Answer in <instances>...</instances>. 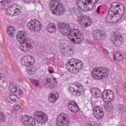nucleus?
Instances as JSON below:
<instances>
[{
  "instance_id": "obj_13",
  "label": "nucleus",
  "mask_w": 126,
  "mask_h": 126,
  "mask_svg": "<svg viewBox=\"0 0 126 126\" xmlns=\"http://www.w3.org/2000/svg\"><path fill=\"white\" fill-rule=\"evenodd\" d=\"M92 34L93 38L97 41H103V40H105L106 37V33L102 30H94Z\"/></svg>"
},
{
  "instance_id": "obj_55",
  "label": "nucleus",
  "mask_w": 126,
  "mask_h": 126,
  "mask_svg": "<svg viewBox=\"0 0 126 126\" xmlns=\"http://www.w3.org/2000/svg\"><path fill=\"white\" fill-rule=\"evenodd\" d=\"M95 2L94 3H96V2H98L99 1V0H95Z\"/></svg>"
},
{
  "instance_id": "obj_32",
  "label": "nucleus",
  "mask_w": 126,
  "mask_h": 126,
  "mask_svg": "<svg viewBox=\"0 0 126 126\" xmlns=\"http://www.w3.org/2000/svg\"><path fill=\"white\" fill-rule=\"evenodd\" d=\"M82 3L83 5H87V3H84V1H83V0H77L76 1V4L77 5V6L80 8V9H83L82 8Z\"/></svg>"
},
{
  "instance_id": "obj_7",
  "label": "nucleus",
  "mask_w": 126,
  "mask_h": 126,
  "mask_svg": "<svg viewBox=\"0 0 126 126\" xmlns=\"http://www.w3.org/2000/svg\"><path fill=\"white\" fill-rule=\"evenodd\" d=\"M111 39L115 47H120L122 45V43H123L122 34L118 31L112 32L111 35Z\"/></svg>"
},
{
  "instance_id": "obj_24",
  "label": "nucleus",
  "mask_w": 126,
  "mask_h": 126,
  "mask_svg": "<svg viewBox=\"0 0 126 126\" xmlns=\"http://www.w3.org/2000/svg\"><path fill=\"white\" fill-rule=\"evenodd\" d=\"M72 55H73V51L69 47L64 48V52L63 53V55L64 57H70V56H72Z\"/></svg>"
},
{
  "instance_id": "obj_54",
  "label": "nucleus",
  "mask_w": 126,
  "mask_h": 126,
  "mask_svg": "<svg viewBox=\"0 0 126 126\" xmlns=\"http://www.w3.org/2000/svg\"><path fill=\"white\" fill-rule=\"evenodd\" d=\"M49 72H50V73H53V70H49Z\"/></svg>"
},
{
  "instance_id": "obj_3",
  "label": "nucleus",
  "mask_w": 126,
  "mask_h": 126,
  "mask_svg": "<svg viewBox=\"0 0 126 126\" xmlns=\"http://www.w3.org/2000/svg\"><path fill=\"white\" fill-rule=\"evenodd\" d=\"M110 70L104 67H97L94 69L92 72L93 78L97 80L106 79L110 75Z\"/></svg>"
},
{
  "instance_id": "obj_52",
  "label": "nucleus",
  "mask_w": 126,
  "mask_h": 126,
  "mask_svg": "<svg viewBox=\"0 0 126 126\" xmlns=\"http://www.w3.org/2000/svg\"><path fill=\"white\" fill-rule=\"evenodd\" d=\"M2 77H3V74L0 73V80L1 79Z\"/></svg>"
},
{
  "instance_id": "obj_51",
  "label": "nucleus",
  "mask_w": 126,
  "mask_h": 126,
  "mask_svg": "<svg viewBox=\"0 0 126 126\" xmlns=\"http://www.w3.org/2000/svg\"><path fill=\"white\" fill-rule=\"evenodd\" d=\"M5 1L7 3H10L12 1V0H5Z\"/></svg>"
},
{
  "instance_id": "obj_22",
  "label": "nucleus",
  "mask_w": 126,
  "mask_h": 126,
  "mask_svg": "<svg viewBox=\"0 0 126 126\" xmlns=\"http://www.w3.org/2000/svg\"><path fill=\"white\" fill-rule=\"evenodd\" d=\"M35 59L33 57L28 58L26 57H24L21 60V63H34Z\"/></svg>"
},
{
  "instance_id": "obj_17",
  "label": "nucleus",
  "mask_w": 126,
  "mask_h": 126,
  "mask_svg": "<svg viewBox=\"0 0 126 126\" xmlns=\"http://www.w3.org/2000/svg\"><path fill=\"white\" fill-rule=\"evenodd\" d=\"M114 11H112L111 9H109L108 11V13L106 17V19L107 22L109 23H116V22H118L117 21V17L115 16L116 14Z\"/></svg>"
},
{
  "instance_id": "obj_45",
  "label": "nucleus",
  "mask_w": 126,
  "mask_h": 126,
  "mask_svg": "<svg viewBox=\"0 0 126 126\" xmlns=\"http://www.w3.org/2000/svg\"><path fill=\"white\" fill-rule=\"evenodd\" d=\"M103 54H105V55H107V56H109L110 55V53H109V51L106 49H103Z\"/></svg>"
},
{
  "instance_id": "obj_8",
  "label": "nucleus",
  "mask_w": 126,
  "mask_h": 126,
  "mask_svg": "<svg viewBox=\"0 0 126 126\" xmlns=\"http://www.w3.org/2000/svg\"><path fill=\"white\" fill-rule=\"evenodd\" d=\"M77 21L78 23L84 28L91 26L92 23H93L92 18L90 17V16H86L84 18H82V17H78L77 19Z\"/></svg>"
},
{
  "instance_id": "obj_4",
  "label": "nucleus",
  "mask_w": 126,
  "mask_h": 126,
  "mask_svg": "<svg viewBox=\"0 0 126 126\" xmlns=\"http://www.w3.org/2000/svg\"><path fill=\"white\" fill-rule=\"evenodd\" d=\"M67 36L74 44L82 43V39H81L83 38V34L77 29H72L70 31H69Z\"/></svg>"
},
{
  "instance_id": "obj_56",
  "label": "nucleus",
  "mask_w": 126,
  "mask_h": 126,
  "mask_svg": "<svg viewBox=\"0 0 126 126\" xmlns=\"http://www.w3.org/2000/svg\"><path fill=\"white\" fill-rule=\"evenodd\" d=\"M0 48H2V45H0Z\"/></svg>"
},
{
  "instance_id": "obj_28",
  "label": "nucleus",
  "mask_w": 126,
  "mask_h": 126,
  "mask_svg": "<svg viewBox=\"0 0 126 126\" xmlns=\"http://www.w3.org/2000/svg\"><path fill=\"white\" fill-rule=\"evenodd\" d=\"M13 6H14L15 8V9H13L14 15H19V14L21 13V8H19V7H18L16 5H13Z\"/></svg>"
},
{
  "instance_id": "obj_10",
  "label": "nucleus",
  "mask_w": 126,
  "mask_h": 126,
  "mask_svg": "<svg viewBox=\"0 0 126 126\" xmlns=\"http://www.w3.org/2000/svg\"><path fill=\"white\" fill-rule=\"evenodd\" d=\"M94 116L97 120H102L105 116L103 108L100 106L95 105L93 110Z\"/></svg>"
},
{
  "instance_id": "obj_42",
  "label": "nucleus",
  "mask_w": 126,
  "mask_h": 126,
  "mask_svg": "<svg viewBox=\"0 0 126 126\" xmlns=\"http://www.w3.org/2000/svg\"><path fill=\"white\" fill-rule=\"evenodd\" d=\"M25 3H31V2H33V3H35L36 2V0H23Z\"/></svg>"
},
{
  "instance_id": "obj_26",
  "label": "nucleus",
  "mask_w": 126,
  "mask_h": 126,
  "mask_svg": "<svg viewBox=\"0 0 126 126\" xmlns=\"http://www.w3.org/2000/svg\"><path fill=\"white\" fill-rule=\"evenodd\" d=\"M27 72L29 74H33L34 72H36L35 68L33 67V64H29L26 65Z\"/></svg>"
},
{
  "instance_id": "obj_15",
  "label": "nucleus",
  "mask_w": 126,
  "mask_h": 126,
  "mask_svg": "<svg viewBox=\"0 0 126 126\" xmlns=\"http://www.w3.org/2000/svg\"><path fill=\"white\" fill-rule=\"evenodd\" d=\"M58 29L61 33L65 36H67L71 27L67 24L61 23L58 26Z\"/></svg>"
},
{
  "instance_id": "obj_21",
  "label": "nucleus",
  "mask_w": 126,
  "mask_h": 126,
  "mask_svg": "<svg viewBox=\"0 0 126 126\" xmlns=\"http://www.w3.org/2000/svg\"><path fill=\"white\" fill-rule=\"evenodd\" d=\"M46 30L49 33H55L57 31V26L55 24L50 23L47 25Z\"/></svg>"
},
{
  "instance_id": "obj_16",
  "label": "nucleus",
  "mask_w": 126,
  "mask_h": 126,
  "mask_svg": "<svg viewBox=\"0 0 126 126\" xmlns=\"http://www.w3.org/2000/svg\"><path fill=\"white\" fill-rule=\"evenodd\" d=\"M68 109L72 113H78L79 111V106L78 104L74 101H70L68 103Z\"/></svg>"
},
{
  "instance_id": "obj_47",
  "label": "nucleus",
  "mask_w": 126,
  "mask_h": 126,
  "mask_svg": "<svg viewBox=\"0 0 126 126\" xmlns=\"http://www.w3.org/2000/svg\"><path fill=\"white\" fill-rule=\"evenodd\" d=\"M18 92L21 97H23V91H22L21 90H19Z\"/></svg>"
},
{
  "instance_id": "obj_14",
  "label": "nucleus",
  "mask_w": 126,
  "mask_h": 126,
  "mask_svg": "<svg viewBox=\"0 0 126 126\" xmlns=\"http://www.w3.org/2000/svg\"><path fill=\"white\" fill-rule=\"evenodd\" d=\"M102 98L106 103L111 102L114 100V92L110 90H105L103 93Z\"/></svg>"
},
{
  "instance_id": "obj_2",
  "label": "nucleus",
  "mask_w": 126,
  "mask_h": 126,
  "mask_svg": "<svg viewBox=\"0 0 126 126\" xmlns=\"http://www.w3.org/2000/svg\"><path fill=\"white\" fill-rule=\"evenodd\" d=\"M49 8L53 14L61 16L64 14L65 8L63 3L58 0H49Z\"/></svg>"
},
{
  "instance_id": "obj_29",
  "label": "nucleus",
  "mask_w": 126,
  "mask_h": 126,
  "mask_svg": "<svg viewBox=\"0 0 126 126\" xmlns=\"http://www.w3.org/2000/svg\"><path fill=\"white\" fill-rule=\"evenodd\" d=\"M9 89L12 93H15L17 91V85L15 84H11L9 85Z\"/></svg>"
},
{
  "instance_id": "obj_41",
  "label": "nucleus",
  "mask_w": 126,
  "mask_h": 126,
  "mask_svg": "<svg viewBox=\"0 0 126 126\" xmlns=\"http://www.w3.org/2000/svg\"><path fill=\"white\" fill-rule=\"evenodd\" d=\"M115 16L116 17L117 22L119 21V20H121V19H122V17H123V15L118 13L115 14Z\"/></svg>"
},
{
  "instance_id": "obj_5",
  "label": "nucleus",
  "mask_w": 126,
  "mask_h": 126,
  "mask_svg": "<svg viewBox=\"0 0 126 126\" xmlns=\"http://www.w3.org/2000/svg\"><path fill=\"white\" fill-rule=\"evenodd\" d=\"M70 124V118L64 113H61L56 118L57 126H68Z\"/></svg>"
},
{
  "instance_id": "obj_34",
  "label": "nucleus",
  "mask_w": 126,
  "mask_h": 126,
  "mask_svg": "<svg viewBox=\"0 0 126 126\" xmlns=\"http://www.w3.org/2000/svg\"><path fill=\"white\" fill-rule=\"evenodd\" d=\"M85 126H99V125L95 121H92L88 122Z\"/></svg>"
},
{
  "instance_id": "obj_44",
  "label": "nucleus",
  "mask_w": 126,
  "mask_h": 126,
  "mask_svg": "<svg viewBox=\"0 0 126 126\" xmlns=\"http://www.w3.org/2000/svg\"><path fill=\"white\" fill-rule=\"evenodd\" d=\"M122 86L123 84L121 82L118 83L116 85V87H118V88H122Z\"/></svg>"
},
{
  "instance_id": "obj_31",
  "label": "nucleus",
  "mask_w": 126,
  "mask_h": 126,
  "mask_svg": "<svg viewBox=\"0 0 126 126\" xmlns=\"http://www.w3.org/2000/svg\"><path fill=\"white\" fill-rule=\"evenodd\" d=\"M15 31V30H14V28L13 27H10L7 30V33L8 34L9 36H10V37H13Z\"/></svg>"
},
{
  "instance_id": "obj_1",
  "label": "nucleus",
  "mask_w": 126,
  "mask_h": 126,
  "mask_svg": "<svg viewBox=\"0 0 126 126\" xmlns=\"http://www.w3.org/2000/svg\"><path fill=\"white\" fill-rule=\"evenodd\" d=\"M27 33L24 31H20L17 33L16 38L22 44L19 46V49L23 52H28L33 49L32 40L27 39Z\"/></svg>"
},
{
  "instance_id": "obj_50",
  "label": "nucleus",
  "mask_w": 126,
  "mask_h": 126,
  "mask_svg": "<svg viewBox=\"0 0 126 126\" xmlns=\"http://www.w3.org/2000/svg\"><path fill=\"white\" fill-rule=\"evenodd\" d=\"M100 6H99L97 7V9H96V11H97V12H98V13H100L99 10H100V9H101V7H100Z\"/></svg>"
},
{
  "instance_id": "obj_18",
  "label": "nucleus",
  "mask_w": 126,
  "mask_h": 126,
  "mask_svg": "<svg viewBox=\"0 0 126 126\" xmlns=\"http://www.w3.org/2000/svg\"><path fill=\"white\" fill-rule=\"evenodd\" d=\"M91 94L94 97V98H101L103 96V92L101 91V90L96 88H92L90 90Z\"/></svg>"
},
{
  "instance_id": "obj_27",
  "label": "nucleus",
  "mask_w": 126,
  "mask_h": 126,
  "mask_svg": "<svg viewBox=\"0 0 126 126\" xmlns=\"http://www.w3.org/2000/svg\"><path fill=\"white\" fill-rule=\"evenodd\" d=\"M13 9H15V7L13 6V5H12V6L8 7L6 9V14H7L8 15H12V16H13V15H14V11H13Z\"/></svg>"
},
{
  "instance_id": "obj_38",
  "label": "nucleus",
  "mask_w": 126,
  "mask_h": 126,
  "mask_svg": "<svg viewBox=\"0 0 126 126\" xmlns=\"http://www.w3.org/2000/svg\"><path fill=\"white\" fill-rule=\"evenodd\" d=\"M113 109V106L111 103H108L105 107V109L108 112H110Z\"/></svg>"
},
{
  "instance_id": "obj_35",
  "label": "nucleus",
  "mask_w": 126,
  "mask_h": 126,
  "mask_svg": "<svg viewBox=\"0 0 126 126\" xmlns=\"http://www.w3.org/2000/svg\"><path fill=\"white\" fill-rule=\"evenodd\" d=\"M73 11H74V13H75V14L76 15H80L82 13V12L81 11V9H78L77 7H75L73 8Z\"/></svg>"
},
{
  "instance_id": "obj_49",
  "label": "nucleus",
  "mask_w": 126,
  "mask_h": 126,
  "mask_svg": "<svg viewBox=\"0 0 126 126\" xmlns=\"http://www.w3.org/2000/svg\"><path fill=\"white\" fill-rule=\"evenodd\" d=\"M116 72L117 73H122V69H117L116 70Z\"/></svg>"
},
{
  "instance_id": "obj_46",
  "label": "nucleus",
  "mask_w": 126,
  "mask_h": 126,
  "mask_svg": "<svg viewBox=\"0 0 126 126\" xmlns=\"http://www.w3.org/2000/svg\"><path fill=\"white\" fill-rule=\"evenodd\" d=\"M88 0V2H89V6H90H90H92V8H91V10L92 9H93V8H94V5H93L92 4H91V1H90V0Z\"/></svg>"
},
{
  "instance_id": "obj_53",
  "label": "nucleus",
  "mask_w": 126,
  "mask_h": 126,
  "mask_svg": "<svg viewBox=\"0 0 126 126\" xmlns=\"http://www.w3.org/2000/svg\"><path fill=\"white\" fill-rule=\"evenodd\" d=\"M4 1H5V0H0V2H3Z\"/></svg>"
},
{
  "instance_id": "obj_43",
  "label": "nucleus",
  "mask_w": 126,
  "mask_h": 126,
  "mask_svg": "<svg viewBox=\"0 0 126 126\" xmlns=\"http://www.w3.org/2000/svg\"><path fill=\"white\" fill-rule=\"evenodd\" d=\"M19 109H20V106L18 105H15L14 107V110L15 111H19Z\"/></svg>"
},
{
  "instance_id": "obj_40",
  "label": "nucleus",
  "mask_w": 126,
  "mask_h": 126,
  "mask_svg": "<svg viewBox=\"0 0 126 126\" xmlns=\"http://www.w3.org/2000/svg\"><path fill=\"white\" fill-rule=\"evenodd\" d=\"M4 119H5L4 114L2 112H0V122H3Z\"/></svg>"
},
{
  "instance_id": "obj_9",
  "label": "nucleus",
  "mask_w": 126,
  "mask_h": 126,
  "mask_svg": "<svg viewBox=\"0 0 126 126\" xmlns=\"http://www.w3.org/2000/svg\"><path fill=\"white\" fill-rule=\"evenodd\" d=\"M28 28L30 30H34L35 32L41 31L43 26L41 23L37 20H32L30 21L27 24Z\"/></svg>"
},
{
  "instance_id": "obj_20",
  "label": "nucleus",
  "mask_w": 126,
  "mask_h": 126,
  "mask_svg": "<svg viewBox=\"0 0 126 126\" xmlns=\"http://www.w3.org/2000/svg\"><path fill=\"white\" fill-rule=\"evenodd\" d=\"M66 68L71 72V73H75L77 70V67L74 64L71 63H66Z\"/></svg>"
},
{
  "instance_id": "obj_23",
  "label": "nucleus",
  "mask_w": 126,
  "mask_h": 126,
  "mask_svg": "<svg viewBox=\"0 0 126 126\" xmlns=\"http://www.w3.org/2000/svg\"><path fill=\"white\" fill-rule=\"evenodd\" d=\"M47 85L49 87H55L57 83V78L52 77L50 79H47Z\"/></svg>"
},
{
  "instance_id": "obj_37",
  "label": "nucleus",
  "mask_w": 126,
  "mask_h": 126,
  "mask_svg": "<svg viewBox=\"0 0 126 126\" xmlns=\"http://www.w3.org/2000/svg\"><path fill=\"white\" fill-rule=\"evenodd\" d=\"M9 98L10 100L13 101V102H16V101L18 100V97H17V96H16V95L15 94H10L9 95Z\"/></svg>"
},
{
  "instance_id": "obj_19",
  "label": "nucleus",
  "mask_w": 126,
  "mask_h": 126,
  "mask_svg": "<svg viewBox=\"0 0 126 126\" xmlns=\"http://www.w3.org/2000/svg\"><path fill=\"white\" fill-rule=\"evenodd\" d=\"M121 7H124V5L117 4V2H114L111 4V7L110 9L111 10V11H113L114 14H116L119 13V10Z\"/></svg>"
},
{
  "instance_id": "obj_12",
  "label": "nucleus",
  "mask_w": 126,
  "mask_h": 126,
  "mask_svg": "<svg viewBox=\"0 0 126 126\" xmlns=\"http://www.w3.org/2000/svg\"><path fill=\"white\" fill-rule=\"evenodd\" d=\"M21 122L25 126H35L36 125L35 120L32 117L29 116H22Z\"/></svg>"
},
{
  "instance_id": "obj_33",
  "label": "nucleus",
  "mask_w": 126,
  "mask_h": 126,
  "mask_svg": "<svg viewBox=\"0 0 126 126\" xmlns=\"http://www.w3.org/2000/svg\"><path fill=\"white\" fill-rule=\"evenodd\" d=\"M118 109L120 113H126V106L124 104H119L118 106Z\"/></svg>"
},
{
  "instance_id": "obj_11",
  "label": "nucleus",
  "mask_w": 126,
  "mask_h": 126,
  "mask_svg": "<svg viewBox=\"0 0 126 126\" xmlns=\"http://www.w3.org/2000/svg\"><path fill=\"white\" fill-rule=\"evenodd\" d=\"M34 118L38 124H46L48 122V116L42 112H36L34 113Z\"/></svg>"
},
{
  "instance_id": "obj_36",
  "label": "nucleus",
  "mask_w": 126,
  "mask_h": 126,
  "mask_svg": "<svg viewBox=\"0 0 126 126\" xmlns=\"http://www.w3.org/2000/svg\"><path fill=\"white\" fill-rule=\"evenodd\" d=\"M80 63L82 62L81 61H80L78 59L72 58V59L69 60L68 63Z\"/></svg>"
},
{
  "instance_id": "obj_6",
  "label": "nucleus",
  "mask_w": 126,
  "mask_h": 126,
  "mask_svg": "<svg viewBox=\"0 0 126 126\" xmlns=\"http://www.w3.org/2000/svg\"><path fill=\"white\" fill-rule=\"evenodd\" d=\"M68 91L71 94H76L81 93L84 91V87L79 83L69 84L67 87Z\"/></svg>"
},
{
  "instance_id": "obj_30",
  "label": "nucleus",
  "mask_w": 126,
  "mask_h": 126,
  "mask_svg": "<svg viewBox=\"0 0 126 126\" xmlns=\"http://www.w3.org/2000/svg\"><path fill=\"white\" fill-rule=\"evenodd\" d=\"M114 61H116L117 60V61H123L124 60V57L123 55L118 53L117 52H116L114 53Z\"/></svg>"
},
{
  "instance_id": "obj_57",
  "label": "nucleus",
  "mask_w": 126,
  "mask_h": 126,
  "mask_svg": "<svg viewBox=\"0 0 126 126\" xmlns=\"http://www.w3.org/2000/svg\"><path fill=\"white\" fill-rule=\"evenodd\" d=\"M76 65H77V64H76Z\"/></svg>"
},
{
  "instance_id": "obj_25",
  "label": "nucleus",
  "mask_w": 126,
  "mask_h": 126,
  "mask_svg": "<svg viewBox=\"0 0 126 126\" xmlns=\"http://www.w3.org/2000/svg\"><path fill=\"white\" fill-rule=\"evenodd\" d=\"M49 100L51 103H56L59 100V94H51L49 97Z\"/></svg>"
},
{
  "instance_id": "obj_39",
  "label": "nucleus",
  "mask_w": 126,
  "mask_h": 126,
  "mask_svg": "<svg viewBox=\"0 0 126 126\" xmlns=\"http://www.w3.org/2000/svg\"><path fill=\"white\" fill-rule=\"evenodd\" d=\"M122 8H123V9H121V8L119 9V10H118V13L117 14H120V15H124L125 14V6L124 7H122Z\"/></svg>"
},
{
  "instance_id": "obj_48",
  "label": "nucleus",
  "mask_w": 126,
  "mask_h": 126,
  "mask_svg": "<svg viewBox=\"0 0 126 126\" xmlns=\"http://www.w3.org/2000/svg\"><path fill=\"white\" fill-rule=\"evenodd\" d=\"M34 83L35 86H39V81L37 80H34Z\"/></svg>"
}]
</instances>
